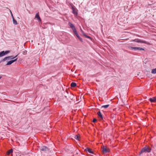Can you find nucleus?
Listing matches in <instances>:
<instances>
[{"label": "nucleus", "instance_id": "nucleus-1", "mask_svg": "<svg viewBox=\"0 0 156 156\" xmlns=\"http://www.w3.org/2000/svg\"><path fill=\"white\" fill-rule=\"evenodd\" d=\"M151 150V149L148 146H146L142 148L139 152V155L143 153H150Z\"/></svg>", "mask_w": 156, "mask_h": 156}, {"label": "nucleus", "instance_id": "nucleus-2", "mask_svg": "<svg viewBox=\"0 0 156 156\" xmlns=\"http://www.w3.org/2000/svg\"><path fill=\"white\" fill-rule=\"evenodd\" d=\"M109 151V149L108 148L105 147L104 146H103L102 148V151L104 154L108 152Z\"/></svg>", "mask_w": 156, "mask_h": 156}, {"label": "nucleus", "instance_id": "nucleus-3", "mask_svg": "<svg viewBox=\"0 0 156 156\" xmlns=\"http://www.w3.org/2000/svg\"><path fill=\"white\" fill-rule=\"evenodd\" d=\"M133 41H134L135 42L137 43H147V42L145 41H144L143 40H141L139 39H136L133 40Z\"/></svg>", "mask_w": 156, "mask_h": 156}, {"label": "nucleus", "instance_id": "nucleus-4", "mask_svg": "<svg viewBox=\"0 0 156 156\" xmlns=\"http://www.w3.org/2000/svg\"><path fill=\"white\" fill-rule=\"evenodd\" d=\"M40 149L41 150L44 152L47 151L49 150L48 148L45 146H41Z\"/></svg>", "mask_w": 156, "mask_h": 156}, {"label": "nucleus", "instance_id": "nucleus-5", "mask_svg": "<svg viewBox=\"0 0 156 156\" xmlns=\"http://www.w3.org/2000/svg\"><path fill=\"white\" fill-rule=\"evenodd\" d=\"M17 60V58H16L15 59L9 61L7 62L6 65H9L11 64L12 63L16 61Z\"/></svg>", "mask_w": 156, "mask_h": 156}, {"label": "nucleus", "instance_id": "nucleus-6", "mask_svg": "<svg viewBox=\"0 0 156 156\" xmlns=\"http://www.w3.org/2000/svg\"><path fill=\"white\" fill-rule=\"evenodd\" d=\"M69 25L70 27L72 29L73 31L76 30L75 27L73 23L69 22Z\"/></svg>", "mask_w": 156, "mask_h": 156}, {"label": "nucleus", "instance_id": "nucleus-7", "mask_svg": "<svg viewBox=\"0 0 156 156\" xmlns=\"http://www.w3.org/2000/svg\"><path fill=\"white\" fill-rule=\"evenodd\" d=\"M72 9L73 10V13L75 15H77V12L76 11V9L74 6H72Z\"/></svg>", "mask_w": 156, "mask_h": 156}, {"label": "nucleus", "instance_id": "nucleus-8", "mask_svg": "<svg viewBox=\"0 0 156 156\" xmlns=\"http://www.w3.org/2000/svg\"><path fill=\"white\" fill-rule=\"evenodd\" d=\"M97 114L98 116V117L99 119L101 120L103 119L102 115L100 111H99L97 113Z\"/></svg>", "mask_w": 156, "mask_h": 156}, {"label": "nucleus", "instance_id": "nucleus-9", "mask_svg": "<svg viewBox=\"0 0 156 156\" xmlns=\"http://www.w3.org/2000/svg\"><path fill=\"white\" fill-rule=\"evenodd\" d=\"M85 151H86L87 152H88L90 154H93V152L92 151V149L90 148L87 147L86 148Z\"/></svg>", "mask_w": 156, "mask_h": 156}, {"label": "nucleus", "instance_id": "nucleus-10", "mask_svg": "<svg viewBox=\"0 0 156 156\" xmlns=\"http://www.w3.org/2000/svg\"><path fill=\"white\" fill-rule=\"evenodd\" d=\"M35 18L37 19L39 22H41V19L39 16V13H37L36 14L35 16Z\"/></svg>", "mask_w": 156, "mask_h": 156}, {"label": "nucleus", "instance_id": "nucleus-11", "mask_svg": "<svg viewBox=\"0 0 156 156\" xmlns=\"http://www.w3.org/2000/svg\"><path fill=\"white\" fill-rule=\"evenodd\" d=\"M149 100L150 102H156V96L152 98H150L149 99Z\"/></svg>", "mask_w": 156, "mask_h": 156}, {"label": "nucleus", "instance_id": "nucleus-12", "mask_svg": "<svg viewBox=\"0 0 156 156\" xmlns=\"http://www.w3.org/2000/svg\"><path fill=\"white\" fill-rule=\"evenodd\" d=\"M9 59H10V58H9V56H7V57H6L4 58L2 60V62H5L6 60H9Z\"/></svg>", "mask_w": 156, "mask_h": 156}, {"label": "nucleus", "instance_id": "nucleus-13", "mask_svg": "<svg viewBox=\"0 0 156 156\" xmlns=\"http://www.w3.org/2000/svg\"><path fill=\"white\" fill-rule=\"evenodd\" d=\"M129 49L130 50H132L134 49L135 51L137 50V47H128Z\"/></svg>", "mask_w": 156, "mask_h": 156}, {"label": "nucleus", "instance_id": "nucleus-14", "mask_svg": "<svg viewBox=\"0 0 156 156\" xmlns=\"http://www.w3.org/2000/svg\"><path fill=\"white\" fill-rule=\"evenodd\" d=\"M73 32L74 33V34L77 37H79V36L76 30H75L73 31Z\"/></svg>", "mask_w": 156, "mask_h": 156}, {"label": "nucleus", "instance_id": "nucleus-15", "mask_svg": "<svg viewBox=\"0 0 156 156\" xmlns=\"http://www.w3.org/2000/svg\"><path fill=\"white\" fill-rule=\"evenodd\" d=\"M81 31L83 33V34L84 36H85L87 38H89V39L91 38V37L90 36L87 35L86 34H85V33H83V32L82 31L81 29Z\"/></svg>", "mask_w": 156, "mask_h": 156}, {"label": "nucleus", "instance_id": "nucleus-16", "mask_svg": "<svg viewBox=\"0 0 156 156\" xmlns=\"http://www.w3.org/2000/svg\"><path fill=\"white\" fill-rule=\"evenodd\" d=\"M76 85V83L75 82H72L71 84V86L72 87H75Z\"/></svg>", "mask_w": 156, "mask_h": 156}, {"label": "nucleus", "instance_id": "nucleus-17", "mask_svg": "<svg viewBox=\"0 0 156 156\" xmlns=\"http://www.w3.org/2000/svg\"><path fill=\"white\" fill-rule=\"evenodd\" d=\"M5 55L4 51H2L0 52V57H2Z\"/></svg>", "mask_w": 156, "mask_h": 156}, {"label": "nucleus", "instance_id": "nucleus-18", "mask_svg": "<svg viewBox=\"0 0 156 156\" xmlns=\"http://www.w3.org/2000/svg\"><path fill=\"white\" fill-rule=\"evenodd\" d=\"M12 151H13L12 149H11L9 150L8 151V152H7V154L8 155H9V154L10 153H12Z\"/></svg>", "mask_w": 156, "mask_h": 156}, {"label": "nucleus", "instance_id": "nucleus-19", "mask_svg": "<svg viewBox=\"0 0 156 156\" xmlns=\"http://www.w3.org/2000/svg\"><path fill=\"white\" fill-rule=\"evenodd\" d=\"M12 20H13V23L14 25H17V21L14 18H13Z\"/></svg>", "mask_w": 156, "mask_h": 156}, {"label": "nucleus", "instance_id": "nucleus-20", "mask_svg": "<svg viewBox=\"0 0 156 156\" xmlns=\"http://www.w3.org/2000/svg\"><path fill=\"white\" fill-rule=\"evenodd\" d=\"M151 73L152 74L156 73V68L154 69H153L152 70Z\"/></svg>", "mask_w": 156, "mask_h": 156}, {"label": "nucleus", "instance_id": "nucleus-21", "mask_svg": "<svg viewBox=\"0 0 156 156\" xmlns=\"http://www.w3.org/2000/svg\"><path fill=\"white\" fill-rule=\"evenodd\" d=\"M18 55H17L15 57H14L12 56H9V58H10V59H14V58L16 57H17V56H18Z\"/></svg>", "mask_w": 156, "mask_h": 156}, {"label": "nucleus", "instance_id": "nucleus-22", "mask_svg": "<svg viewBox=\"0 0 156 156\" xmlns=\"http://www.w3.org/2000/svg\"><path fill=\"white\" fill-rule=\"evenodd\" d=\"M74 137L76 140H79L80 138L78 135H75Z\"/></svg>", "mask_w": 156, "mask_h": 156}, {"label": "nucleus", "instance_id": "nucleus-23", "mask_svg": "<svg viewBox=\"0 0 156 156\" xmlns=\"http://www.w3.org/2000/svg\"><path fill=\"white\" fill-rule=\"evenodd\" d=\"M137 50L139 51H141V50H144V49L140 47H137Z\"/></svg>", "mask_w": 156, "mask_h": 156}, {"label": "nucleus", "instance_id": "nucleus-24", "mask_svg": "<svg viewBox=\"0 0 156 156\" xmlns=\"http://www.w3.org/2000/svg\"><path fill=\"white\" fill-rule=\"evenodd\" d=\"M109 106V105H103V106H102L101 107L102 108H108Z\"/></svg>", "mask_w": 156, "mask_h": 156}, {"label": "nucleus", "instance_id": "nucleus-25", "mask_svg": "<svg viewBox=\"0 0 156 156\" xmlns=\"http://www.w3.org/2000/svg\"><path fill=\"white\" fill-rule=\"evenodd\" d=\"M4 52L5 55L7 54L10 53V51H9V50L6 51H4Z\"/></svg>", "mask_w": 156, "mask_h": 156}, {"label": "nucleus", "instance_id": "nucleus-26", "mask_svg": "<svg viewBox=\"0 0 156 156\" xmlns=\"http://www.w3.org/2000/svg\"><path fill=\"white\" fill-rule=\"evenodd\" d=\"M78 38L79 39V40L81 41V42H83V40H82V39L81 38L80 36H79V37H78Z\"/></svg>", "mask_w": 156, "mask_h": 156}, {"label": "nucleus", "instance_id": "nucleus-27", "mask_svg": "<svg viewBox=\"0 0 156 156\" xmlns=\"http://www.w3.org/2000/svg\"><path fill=\"white\" fill-rule=\"evenodd\" d=\"M97 120L95 118H94L93 119V122H95L97 121Z\"/></svg>", "mask_w": 156, "mask_h": 156}, {"label": "nucleus", "instance_id": "nucleus-28", "mask_svg": "<svg viewBox=\"0 0 156 156\" xmlns=\"http://www.w3.org/2000/svg\"><path fill=\"white\" fill-rule=\"evenodd\" d=\"M27 51H23V54L24 55H26L27 54Z\"/></svg>", "mask_w": 156, "mask_h": 156}, {"label": "nucleus", "instance_id": "nucleus-29", "mask_svg": "<svg viewBox=\"0 0 156 156\" xmlns=\"http://www.w3.org/2000/svg\"><path fill=\"white\" fill-rule=\"evenodd\" d=\"M12 18H14L12 14Z\"/></svg>", "mask_w": 156, "mask_h": 156}, {"label": "nucleus", "instance_id": "nucleus-30", "mask_svg": "<svg viewBox=\"0 0 156 156\" xmlns=\"http://www.w3.org/2000/svg\"><path fill=\"white\" fill-rule=\"evenodd\" d=\"M2 76H0V79L2 78Z\"/></svg>", "mask_w": 156, "mask_h": 156}]
</instances>
